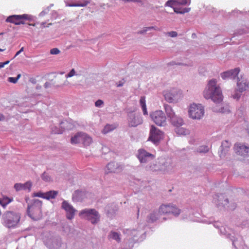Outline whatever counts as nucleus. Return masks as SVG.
Wrapping results in <instances>:
<instances>
[{"label": "nucleus", "instance_id": "a211bd4d", "mask_svg": "<svg viewBox=\"0 0 249 249\" xmlns=\"http://www.w3.org/2000/svg\"><path fill=\"white\" fill-rule=\"evenodd\" d=\"M121 169L122 168H120L118 163L115 162H111L107 165L106 173L107 174L110 173H116L120 171Z\"/></svg>", "mask_w": 249, "mask_h": 249}, {"label": "nucleus", "instance_id": "c85d7f7f", "mask_svg": "<svg viewBox=\"0 0 249 249\" xmlns=\"http://www.w3.org/2000/svg\"><path fill=\"white\" fill-rule=\"evenodd\" d=\"M190 8H183L182 9L177 7L174 8V11L175 13L177 14H184L185 13H187L190 11Z\"/></svg>", "mask_w": 249, "mask_h": 249}, {"label": "nucleus", "instance_id": "9b49d317", "mask_svg": "<svg viewBox=\"0 0 249 249\" xmlns=\"http://www.w3.org/2000/svg\"><path fill=\"white\" fill-rule=\"evenodd\" d=\"M24 19L31 21L32 17L28 14H23L21 15H14L9 16L6 19L7 22L12 23L15 25H20L25 24Z\"/></svg>", "mask_w": 249, "mask_h": 249}, {"label": "nucleus", "instance_id": "58836bf2", "mask_svg": "<svg viewBox=\"0 0 249 249\" xmlns=\"http://www.w3.org/2000/svg\"><path fill=\"white\" fill-rule=\"evenodd\" d=\"M74 75H75V71L74 70V69H72L69 73H68L66 75V78H70V77H72L73 76H74Z\"/></svg>", "mask_w": 249, "mask_h": 249}, {"label": "nucleus", "instance_id": "a18cd8bd", "mask_svg": "<svg viewBox=\"0 0 249 249\" xmlns=\"http://www.w3.org/2000/svg\"><path fill=\"white\" fill-rule=\"evenodd\" d=\"M5 119L4 116L0 113V121H3Z\"/></svg>", "mask_w": 249, "mask_h": 249}, {"label": "nucleus", "instance_id": "5701e85b", "mask_svg": "<svg viewBox=\"0 0 249 249\" xmlns=\"http://www.w3.org/2000/svg\"><path fill=\"white\" fill-rule=\"evenodd\" d=\"M58 192L56 191H50L45 193L44 199L49 200L54 198L58 195Z\"/></svg>", "mask_w": 249, "mask_h": 249}, {"label": "nucleus", "instance_id": "7c9ffc66", "mask_svg": "<svg viewBox=\"0 0 249 249\" xmlns=\"http://www.w3.org/2000/svg\"><path fill=\"white\" fill-rule=\"evenodd\" d=\"M20 77H21V74H18L17 75V77H9L8 79V82H9L10 83L15 84L18 82V80L20 78Z\"/></svg>", "mask_w": 249, "mask_h": 249}, {"label": "nucleus", "instance_id": "39448f33", "mask_svg": "<svg viewBox=\"0 0 249 249\" xmlns=\"http://www.w3.org/2000/svg\"><path fill=\"white\" fill-rule=\"evenodd\" d=\"M163 94L165 100L169 103L177 102L182 96V91L177 88L165 90Z\"/></svg>", "mask_w": 249, "mask_h": 249}, {"label": "nucleus", "instance_id": "1a4fd4ad", "mask_svg": "<svg viewBox=\"0 0 249 249\" xmlns=\"http://www.w3.org/2000/svg\"><path fill=\"white\" fill-rule=\"evenodd\" d=\"M204 114V107L201 104H193L189 110L190 117L193 119H200Z\"/></svg>", "mask_w": 249, "mask_h": 249}, {"label": "nucleus", "instance_id": "2f4dec72", "mask_svg": "<svg viewBox=\"0 0 249 249\" xmlns=\"http://www.w3.org/2000/svg\"><path fill=\"white\" fill-rule=\"evenodd\" d=\"M177 5H186L190 4V0H176Z\"/></svg>", "mask_w": 249, "mask_h": 249}, {"label": "nucleus", "instance_id": "ddd939ff", "mask_svg": "<svg viewBox=\"0 0 249 249\" xmlns=\"http://www.w3.org/2000/svg\"><path fill=\"white\" fill-rule=\"evenodd\" d=\"M235 153L243 157L249 156V146L242 143H236L234 145Z\"/></svg>", "mask_w": 249, "mask_h": 249}, {"label": "nucleus", "instance_id": "5fc2aeb1", "mask_svg": "<svg viewBox=\"0 0 249 249\" xmlns=\"http://www.w3.org/2000/svg\"><path fill=\"white\" fill-rule=\"evenodd\" d=\"M222 153H223V150H221V153L220 154V156L221 157L222 156Z\"/></svg>", "mask_w": 249, "mask_h": 249}, {"label": "nucleus", "instance_id": "8fccbe9b", "mask_svg": "<svg viewBox=\"0 0 249 249\" xmlns=\"http://www.w3.org/2000/svg\"><path fill=\"white\" fill-rule=\"evenodd\" d=\"M45 22H42L41 24V27L42 28L45 27Z\"/></svg>", "mask_w": 249, "mask_h": 249}, {"label": "nucleus", "instance_id": "2eb2a0df", "mask_svg": "<svg viewBox=\"0 0 249 249\" xmlns=\"http://www.w3.org/2000/svg\"><path fill=\"white\" fill-rule=\"evenodd\" d=\"M239 71L240 69L239 68H235L222 73L221 76L223 79L227 78L234 79L238 75Z\"/></svg>", "mask_w": 249, "mask_h": 249}, {"label": "nucleus", "instance_id": "f704fd0d", "mask_svg": "<svg viewBox=\"0 0 249 249\" xmlns=\"http://www.w3.org/2000/svg\"><path fill=\"white\" fill-rule=\"evenodd\" d=\"M209 151V148L207 146H202L198 149V151L199 153H206Z\"/></svg>", "mask_w": 249, "mask_h": 249}, {"label": "nucleus", "instance_id": "7ed1b4c3", "mask_svg": "<svg viewBox=\"0 0 249 249\" xmlns=\"http://www.w3.org/2000/svg\"><path fill=\"white\" fill-rule=\"evenodd\" d=\"M42 203L40 200L38 199L34 200L33 203L28 206L27 213L28 215L34 220L39 219L42 216Z\"/></svg>", "mask_w": 249, "mask_h": 249}, {"label": "nucleus", "instance_id": "0eeeda50", "mask_svg": "<svg viewBox=\"0 0 249 249\" xmlns=\"http://www.w3.org/2000/svg\"><path fill=\"white\" fill-rule=\"evenodd\" d=\"M82 142L84 146H89L92 142V139L88 134L79 132L71 138V143L76 144Z\"/></svg>", "mask_w": 249, "mask_h": 249}, {"label": "nucleus", "instance_id": "20e7f679", "mask_svg": "<svg viewBox=\"0 0 249 249\" xmlns=\"http://www.w3.org/2000/svg\"><path fill=\"white\" fill-rule=\"evenodd\" d=\"M20 218L18 213L9 211L6 212L3 216L4 225L9 228L16 227L19 222Z\"/></svg>", "mask_w": 249, "mask_h": 249}, {"label": "nucleus", "instance_id": "c03bdc74", "mask_svg": "<svg viewBox=\"0 0 249 249\" xmlns=\"http://www.w3.org/2000/svg\"><path fill=\"white\" fill-rule=\"evenodd\" d=\"M23 51V47H22L19 51L17 52L16 53L14 58H15L16 56H17L18 55H19L22 51Z\"/></svg>", "mask_w": 249, "mask_h": 249}, {"label": "nucleus", "instance_id": "473e14b6", "mask_svg": "<svg viewBox=\"0 0 249 249\" xmlns=\"http://www.w3.org/2000/svg\"><path fill=\"white\" fill-rule=\"evenodd\" d=\"M152 29H155L156 30H158V29L156 27H154V26L148 27H145L144 28L143 30L139 31V33L142 34H143V33H145L146 32H147L149 30H151Z\"/></svg>", "mask_w": 249, "mask_h": 249}, {"label": "nucleus", "instance_id": "f257e3e1", "mask_svg": "<svg viewBox=\"0 0 249 249\" xmlns=\"http://www.w3.org/2000/svg\"><path fill=\"white\" fill-rule=\"evenodd\" d=\"M216 83L215 79L209 81L207 89L204 91V96L206 99H211L214 103L219 104L223 100V95L220 87Z\"/></svg>", "mask_w": 249, "mask_h": 249}, {"label": "nucleus", "instance_id": "a19ab883", "mask_svg": "<svg viewBox=\"0 0 249 249\" xmlns=\"http://www.w3.org/2000/svg\"><path fill=\"white\" fill-rule=\"evenodd\" d=\"M168 34L169 35V36L171 37H176L178 35V34L175 31H171L168 33Z\"/></svg>", "mask_w": 249, "mask_h": 249}, {"label": "nucleus", "instance_id": "4be33fe9", "mask_svg": "<svg viewBox=\"0 0 249 249\" xmlns=\"http://www.w3.org/2000/svg\"><path fill=\"white\" fill-rule=\"evenodd\" d=\"M164 108L166 112V113L168 118H169L170 120L172 118L175 117L176 115L174 112L172 107L168 105H166L164 106Z\"/></svg>", "mask_w": 249, "mask_h": 249}, {"label": "nucleus", "instance_id": "72a5a7b5", "mask_svg": "<svg viewBox=\"0 0 249 249\" xmlns=\"http://www.w3.org/2000/svg\"><path fill=\"white\" fill-rule=\"evenodd\" d=\"M165 5L171 7H173L174 6L177 5L176 0H169L166 2Z\"/></svg>", "mask_w": 249, "mask_h": 249}, {"label": "nucleus", "instance_id": "f3484780", "mask_svg": "<svg viewBox=\"0 0 249 249\" xmlns=\"http://www.w3.org/2000/svg\"><path fill=\"white\" fill-rule=\"evenodd\" d=\"M60 126L61 129L52 128L53 132L55 134H61L66 129L68 130L72 128L71 124L66 120L61 122Z\"/></svg>", "mask_w": 249, "mask_h": 249}, {"label": "nucleus", "instance_id": "c756f323", "mask_svg": "<svg viewBox=\"0 0 249 249\" xmlns=\"http://www.w3.org/2000/svg\"><path fill=\"white\" fill-rule=\"evenodd\" d=\"M110 236V238H112V239L116 240L118 242H120L121 240L120 235L118 232H111Z\"/></svg>", "mask_w": 249, "mask_h": 249}, {"label": "nucleus", "instance_id": "f8f14e48", "mask_svg": "<svg viewBox=\"0 0 249 249\" xmlns=\"http://www.w3.org/2000/svg\"><path fill=\"white\" fill-rule=\"evenodd\" d=\"M162 137L163 132L154 125H151L148 140L152 141L153 143H156L162 139Z\"/></svg>", "mask_w": 249, "mask_h": 249}, {"label": "nucleus", "instance_id": "3c124183", "mask_svg": "<svg viewBox=\"0 0 249 249\" xmlns=\"http://www.w3.org/2000/svg\"><path fill=\"white\" fill-rule=\"evenodd\" d=\"M224 201H225V203H224V204H226L227 203H228V202H229V201H228V199H226L224 200Z\"/></svg>", "mask_w": 249, "mask_h": 249}, {"label": "nucleus", "instance_id": "a878e982", "mask_svg": "<svg viewBox=\"0 0 249 249\" xmlns=\"http://www.w3.org/2000/svg\"><path fill=\"white\" fill-rule=\"evenodd\" d=\"M89 3V1L87 0H83L82 1L77 3H72L69 5L71 7H84L86 6Z\"/></svg>", "mask_w": 249, "mask_h": 249}, {"label": "nucleus", "instance_id": "de8ad7c7", "mask_svg": "<svg viewBox=\"0 0 249 249\" xmlns=\"http://www.w3.org/2000/svg\"><path fill=\"white\" fill-rule=\"evenodd\" d=\"M0 40L3 42V45L2 46H3V47L4 48L6 45V41H5V39L4 38H2Z\"/></svg>", "mask_w": 249, "mask_h": 249}, {"label": "nucleus", "instance_id": "79ce46f5", "mask_svg": "<svg viewBox=\"0 0 249 249\" xmlns=\"http://www.w3.org/2000/svg\"><path fill=\"white\" fill-rule=\"evenodd\" d=\"M10 62V61L8 60L5 61V62H0V69L4 67L5 65L8 64Z\"/></svg>", "mask_w": 249, "mask_h": 249}, {"label": "nucleus", "instance_id": "dca6fc26", "mask_svg": "<svg viewBox=\"0 0 249 249\" xmlns=\"http://www.w3.org/2000/svg\"><path fill=\"white\" fill-rule=\"evenodd\" d=\"M142 119L139 116H135L134 114H130L128 119V124L131 127H136L142 124Z\"/></svg>", "mask_w": 249, "mask_h": 249}, {"label": "nucleus", "instance_id": "f03ea898", "mask_svg": "<svg viewBox=\"0 0 249 249\" xmlns=\"http://www.w3.org/2000/svg\"><path fill=\"white\" fill-rule=\"evenodd\" d=\"M137 158L141 163L150 162L151 163V161L154 160L155 156L147 152L143 149H140L138 151ZM146 168L148 170L152 171H157L162 169L154 163L151 164Z\"/></svg>", "mask_w": 249, "mask_h": 249}, {"label": "nucleus", "instance_id": "4d7b16f0", "mask_svg": "<svg viewBox=\"0 0 249 249\" xmlns=\"http://www.w3.org/2000/svg\"><path fill=\"white\" fill-rule=\"evenodd\" d=\"M1 199L0 198V204L1 205Z\"/></svg>", "mask_w": 249, "mask_h": 249}, {"label": "nucleus", "instance_id": "37998d69", "mask_svg": "<svg viewBox=\"0 0 249 249\" xmlns=\"http://www.w3.org/2000/svg\"><path fill=\"white\" fill-rule=\"evenodd\" d=\"M233 96V98H234V99H238L239 98L240 96V94L238 93H235L234 94H233L232 95Z\"/></svg>", "mask_w": 249, "mask_h": 249}, {"label": "nucleus", "instance_id": "4c0bfd02", "mask_svg": "<svg viewBox=\"0 0 249 249\" xmlns=\"http://www.w3.org/2000/svg\"><path fill=\"white\" fill-rule=\"evenodd\" d=\"M42 178L45 181H50L51 180V178L45 173L43 174Z\"/></svg>", "mask_w": 249, "mask_h": 249}, {"label": "nucleus", "instance_id": "c9c22d12", "mask_svg": "<svg viewBox=\"0 0 249 249\" xmlns=\"http://www.w3.org/2000/svg\"><path fill=\"white\" fill-rule=\"evenodd\" d=\"M45 193H42L41 192H37V193H34L33 194V196L35 197H39L43 198H44L45 196Z\"/></svg>", "mask_w": 249, "mask_h": 249}, {"label": "nucleus", "instance_id": "ea45409f", "mask_svg": "<svg viewBox=\"0 0 249 249\" xmlns=\"http://www.w3.org/2000/svg\"><path fill=\"white\" fill-rule=\"evenodd\" d=\"M103 104V101L101 100H97L95 103V106L97 107H100V106H101Z\"/></svg>", "mask_w": 249, "mask_h": 249}, {"label": "nucleus", "instance_id": "6e6552de", "mask_svg": "<svg viewBox=\"0 0 249 249\" xmlns=\"http://www.w3.org/2000/svg\"><path fill=\"white\" fill-rule=\"evenodd\" d=\"M159 212L160 213L163 214H172L177 217L180 214L181 210L175 205L169 203L161 205L159 208Z\"/></svg>", "mask_w": 249, "mask_h": 249}, {"label": "nucleus", "instance_id": "09e8293b", "mask_svg": "<svg viewBox=\"0 0 249 249\" xmlns=\"http://www.w3.org/2000/svg\"><path fill=\"white\" fill-rule=\"evenodd\" d=\"M123 84H124V83L120 82V83L118 85H117V87H121L123 85Z\"/></svg>", "mask_w": 249, "mask_h": 249}, {"label": "nucleus", "instance_id": "6ab92c4d", "mask_svg": "<svg viewBox=\"0 0 249 249\" xmlns=\"http://www.w3.org/2000/svg\"><path fill=\"white\" fill-rule=\"evenodd\" d=\"M238 81L237 83V89L240 92H242L244 90H246L248 88V84L246 82V80L243 79L242 76L240 79L239 77L237 78Z\"/></svg>", "mask_w": 249, "mask_h": 249}, {"label": "nucleus", "instance_id": "aec40b11", "mask_svg": "<svg viewBox=\"0 0 249 249\" xmlns=\"http://www.w3.org/2000/svg\"><path fill=\"white\" fill-rule=\"evenodd\" d=\"M32 186V183L30 181H27L24 184L16 183L14 185V188L17 191L24 190L29 192L31 191Z\"/></svg>", "mask_w": 249, "mask_h": 249}, {"label": "nucleus", "instance_id": "e433bc0d", "mask_svg": "<svg viewBox=\"0 0 249 249\" xmlns=\"http://www.w3.org/2000/svg\"><path fill=\"white\" fill-rule=\"evenodd\" d=\"M60 53V50L58 48H56L52 49L50 50V53L51 54L56 55V54H59Z\"/></svg>", "mask_w": 249, "mask_h": 249}, {"label": "nucleus", "instance_id": "4468645a", "mask_svg": "<svg viewBox=\"0 0 249 249\" xmlns=\"http://www.w3.org/2000/svg\"><path fill=\"white\" fill-rule=\"evenodd\" d=\"M62 207L66 212V217L69 219L73 218L76 210L72 206L70 205L67 201H64L62 204Z\"/></svg>", "mask_w": 249, "mask_h": 249}, {"label": "nucleus", "instance_id": "cd10ccee", "mask_svg": "<svg viewBox=\"0 0 249 249\" xmlns=\"http://www.w3.org/2000/svg\"><path fill=\"white\" fill-rule=\"evenodd\" d=\"M12 200V198H10L8 197H3L1 200V205L4 207Z\"/></svg>", "mask_w": 249, "mask_h": 249}, {"label": "nucleus", "instance_id": "49530a36", "mask_svg": "<svg viewBox=\"0 0 249 249\" xmlns=\"http://www.w3.org/2000/svg\"><path fill=\"white\" fill-rule=\"evenodd\" d=\"M30 81L32 82V83L35 84L36 83V80L35 78H30Z\"/></svg>", "mask_w": 249, "mask_h": 249}, {"label": "nucleus", "instance_id": "bb28decb", "mask_svg": "<svg viewBox=\"0 0 249 249\" xmlns=\"http://www.w3.org/2000/svg\"><path fill=\"white\" fill-rule=\"evenodd\" d=\"M116 126L114 125L107 124L103 129L102 132L104 134H107L116 128Z\"/></svg>", "mask_w": 249, "mask_h": 249}, {"label": "nucleus", "instance_id": "412c9836", "mask_svg": "<svg viewBox=\"0 0 249 249\" xmlns=\"http://www.w3.org/2000/svg\"><path fill=\"white\" fill-rule=\"evenodd\" d=\"M170 122L176 128L178 126H182L184 124L182 119L177 115L170 119Z\"/></svg>", "mask_w": 249, "mask_h": 249}, {"label": "nucleus", "instance_id": "b1692460", "mask_svg": "<svg viewBox=\"0 0 249 249\" xmlns=\"http://www.w3.org/2000/svg\"><path fill=\"white\" fill-rule=\"evenodd\" d=\"M175 131L178 135H186L189 134V131L182 126H178L175 128Z\"/></svg>", "mask_w": 249, "mask_h": 249}, {"label": "nucleus", "instance_id": "9d476101", "mask_svg": "<svg viewBox=\"0 0 249 249\" xmlns=\"http://www.w3.org/2000/svg\"><path fill=\"white\" fill-rule=\"evenodd\" d=\"M153 122L158 126H162L166 124V117L161 110H156L150 114Z\"/></svg>", "mask_w": 249, "mask_h": 249}, {"label": "nucleus", "instance_id": "393cba45", "mask_svg": "<svg viewBox=\"0 0 249 249\" xmlns=\"http://www.w3.org/2000/svg\"><path fill=\"white\" fill-rule=\"evenodd\" d=\"M140 104L142 107V110L144 115H147L148 112L146 108L145 103V98L144 96L141 97L140 100Z\"/></svg>", "mask_w": 249, "mask_h": 249}, {"label": "nucleus", "instance_id": "6e6d98bb", "mask_svg": "<svg viewBox=\"0 0 249 249\" xmlns=\"http://www.w3.org/2000/svg\"><path fill=\"white\" fill-rule=\"evenodd\" d=\"M220 112H224V111H223V109H221V110H220Z\"/></svg>", "mask_w": 249, "mask_h": 249}, {"label": "nucleus", "instance_id": "423d86ee", "mask_svg": "<svg viewBox=\"0 0 249 249\" xmlns=\"http://www.w3.org/2000/svg\"><path fill=\"white\" fill-rule=\"evenodd\" d=\"M80 216H82L90 221L91 223H97L100 219V215L98 212L95 209H84L81 211L79 213Z\"/></svg>", "mask_w": 249, "mask_h": 249}, {"label": "nucleus", "instance_id": "864d4df0", "mask_svg": "<svg viewBox=\"0 0 249 249\" xmlns=\"http://www.w3.org/2000/svg\"><path fill=\"white\" fill-rule=\"evenodd\" d=\"M5 50V48H4V49H0V52L4 51Z\"/></svg>", "mask_w": 249, "mask_h": 249}, {"label": "nucleus", "instance_id": "603ef678", "mask_svg": "<svg viewBox=\"0 0 249 249\" xmlns=\"http://www.w3.org/2000/svg\"><path fill=\"white\" fill-rule=\"evenodd\" d=\"M29 25L33 26H36V24L35 23H34V24H29Z\"/></svg>", "mask_w": 249, "mask_h": 249}]
</instances>
